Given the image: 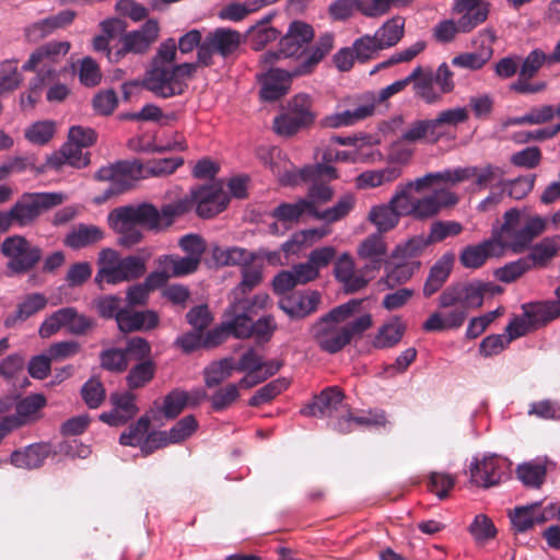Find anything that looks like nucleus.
Returning a JSON list of instances; mask_svg holds the SVG:
<instances>
[{
	"label": "nucleus",
	"mask_w": 560,
	"mask_h": 560,
	"mask_svg": "<svg viewBox=\"0 0 560 560\" xmlns=\"http://www.w3.org/2000/svg\"><path fill=\"white\" fill-rule=\"evenodd\" d=\"M486 287L480 282L459 283L444 290L440 298L441 307L457 306L467 313L471 308H479L483 303Z\"/></svg>",
	"instance_id": "obj_17"
},
{
	"label": "nucleus",
	"mask_w": 560,
	"mask_h": 560,
	"mask_svg": "<svg viewBox=\"0 0 560 560\" xmlns=\"http://www.w3.org/2000/svg\"><path fill=\"white\" fill-rule=\"evenodd\" d=\"M211 257L217 266H236L250 262L254 259L253 253L242 247L213 246Z\"/></svg>",
	"instance_id": "obj_47"
},
{
	"label": "nucleus",
	"mask_w": 560,
	"mask_h": 560,
	"mask_svg": "<svg viewBox=\"0 0 560 560\" xmlns=\"http://www.w3.org/2000/svg\"><path fill=\"white\" fill-rule=\"evenodd\" d=\"M256 156L281 180H283L284 176L290 173L291 164L282 151L277 147L260 145L256 150Z\"/></svg>",
	"instance_id": "obj_41"
},
{
	"label": "nucleus",
	"mask_w": 560,
	"mask_h": 560,
	"mask_svg": "<svg viewBox=\"0 0 560 560\" xmlns=\"http://www.w3.org/2000/svg\"><path fill=\"white\" fill-rule=\"evenodd\" d=\"M408 84L413 83L416 96L422 98L428 104L438 103L441 94L436 91L434 84V73L431 69L416 67L407 77Z\"/></svg>",
	"instance_id": "obj_34"
},
{
	"label": "nucleus",
	"mask_w": 560,
	"mask_h": 560,
	"mask_svg": "<svg viewBox=\"0 0 560 560\" xmlns=\"http://www.w3.org/2000/svg\"><path fill=\"white\" fill-rule=\"evenodd\" d=\"M298 70L299 65L290 70L270 68L265 73L260 74L258 79L261 83V98L265 101H275L287 94L290 90L292 79L302 75L295 74Z\"/></svg>",
	"instance_id": "obj_20"
},
{
	"label": "nucleus",
	"mask_w": 560,
	"mask_h": 560,
	"mask_svg": "<svg viewBox=\"0 0 560 560\" xmlns=\"http://www.w3.org/2000/svg\"><path fill=\"white\" fill-rule=\"evenodd\" d=\"M103 238V232L95 225H80L72 230L66 237L65 243L71 248L90 246Z\"/></svg>",
	"instance_id": "obj_55"
},
{
	"label": "nucleus",
	"mask_w": 560,
	"mask_h": 560,
	"mask_svg": "<svg viewBox=\"0 0 560 560\" xmlns=\"http://www.w3.org/2000/svg\"><path fill=\"white\" fill-rule=\"evenodd\" d=\"M69 42H48L36 48L22 66L24 71L36 72L39 81L45 83L54 82L58 77V68L61 60L67 56L70 50Z\"/></svg>",
	"instance_id": "obj_7"
},
{
	"label": "nucleus",
	"mask_w": 560,
	"mask_h": 560,
	"mask_svg": "<svg viewBox=\"0 0 560 560\" xmlns=\"http://www.w3.org/2000/svg\"><path fill=\"white\" fill-rule=\"evenodd\" d=\"M162 268L166 269L172 277H182L195 272L200 261L189 256L176 257L172 255L163 256L159 259Z\"/></svg>",
	"instance_id": "obj_56"
},
{
	"label": "nucleus",
	"mask_w": 560,
	"mask_h": 560,
	"mask_svg": "<svg viewBox=\"0 0 560 560\" xmlns=\"http://www.w3.org/2000/svg\"><path fill=\"white\" fill-rule=\"evenodd\" d=\"M401 140L413 143L427 141L435 143L439 141L438 131H435L431 119L416 120L410 124L401 133Z\"/></svg>",
	"instance_id": "obj_52"
},
{
	"label": "nucleus",
	"mask_w": 560,
	"mask_h": 560,
	"mask_svg": "<svg viewBox=\"0 0 560 560\" xmlns=\"http://www.w3.org/2000/svg\"><path fill=\"white\" fill-rule=\"evenodd\" d=\"M503 219V224L499 229H493L492 234H497L503 243L504 252L508 248L514 253L523 252L536 236L544 232L546 226L542 218L529 215L515 208L508 210Z\"/></svg>",
	"instance_id": "obj_5"
},
{
	"label": "nucleus",
	"mask_w": 560,
	"mask_h": 560,
	"mask_svg": "<svg viewBox=\"0 0 560 560\" xmlns=\"http://www.w3.org/2000/svg\"><path fill=\"white\" fill-rule=\"evenodd\" d=\"M549 66L547 52L536 48L533 49L522 61L520 66L518 77L534 78L541 67Z\"/></svg>",
	"instance_id": "obj_63"
},
{
	"label": "nucleus",
	"mask_w": 560,
	"mask_h": 560,
	"mask_svg": "<svg viewBox=\"0 0 560 560\" xmlns=\"http://www.w3.org/2000/svg\"><path fill=\"white\" fill-rule=\"evenodd\" d=\"M160 24L158 20H148L139 30L126 33L121 43L125 49H129L133 54H144L159 39Z\"/></svg>",
	"instance_id": "obj_27"
},
{
	"label": "nucleus",
	"mask_w": 560,
	"mask_h": 560,
	"mask_svg": "<svg viewBox=\"0 0 560 560\" xmlns=\"http://www.w3.org/2000/svg\"><path fill=\"white\" fill-rule=\"evenodd\" d=\"M47 303V298L42 293L27 294L18 304L16 311L5 318L4 325L9 328L14 327L18 323L24 322L44 310Z\"/></svg>",
	"instance_id": "obj_38"
},
{
	"label": "nucleus",
	"mask_w": 560,
	"mask_h": 560,
	"mask_svg": "<svg viewBox=\"0 0 560 560\" xmlns=\"http://www.w3.org/2000/svg\"><path fill=\"white\" fill-rule=\"evenodd\" d=\"M361 304L362 300H350L331 310L313 326V337L322 350L336 353L350 343L354 335L368 330L373 325L371 314H363L348 323Z\"/></svg>",
	"instance_id": "obj_3"
},
{
	"label": "nucleus",
	"mask_w": 560,
	"mask_h": 560,
	"mask_svg": "<svg viewBox=\"0 0 560 560\" xmlns=\"http://www.w3.org/2000/svg\"><path fill=\"white\" fill-rule=\"evenodd\" d=\"M401 176V168L397 166H387L380 170H370L362 172L355 178V186L359 189L377 188L389 185Z\"/></svg>",
	"instance_id": "obj_39"
},
{
	"label": "nucleus",
	"mask_w": 560,
	"mask_h": 560,
	"mask_svg": "<svg viewBox=\"0 0 560 560\" xmlns=\"http://www.w3.org/2000/svg\"><path fill=\"white\" fill-rule=\"evenodd\" d=\"M63 200L61 192L28 194L15 203L11 214L14 221L24 226L32 223L43 211L61 205Z\"/></svg>",
	"instance_id": "obj_14"
},
{
	"label": "nucleus",
	"mask_w": 560,
	"mask_h": 560,
	"mask_svg": "<svg viewBox=\"0 0 560 560\" xmlns=\"http://www.w3.org/2000/svg\"><path fill=\"white\" fill-rule=\"evenodd\" d=\"M184 164L183 158H165L151 160L145 163L138 162L139 174H135L136 182L149 176H166L173 174L179 166Z\"/></svg>",
	"instance_id": "obj_44"
},
{
	"label": "nucleus",
	"mask_w": 560,
	"mask_h": 560,
	"mask_svg": "<svg viewBox=\"0 0 560 560\" xmlns=\"http://www.w3.org/2000/svg\"><path fill=\"white\" fill-rule=\"evenodd\" d=\"M469 112L466 107H452L444 109L438 114L434 119H431L438 138L440 139L445 133V128L457 127L468 120Z\"/></svg>",
	"instance_id": "obj_54"
},
{
	"label": "nucleus",
	"mask_w": 560,
	"mask_h": 560,
	"mask_svg": "<svg viewBox=\"0 0 560 560\" xmlns=\"http://www.w3.org/2000/svg\"><path fill=\"white\" fill-rule=\"evenodd\" d=\"M405 329L406 326L400 318L394 317L377 329L372 345L377 349L392 348L401 340Z\"/></svg>",
	"instance_id": "obj_43"
},
{
	"label": "nucleus",
	"mask_w": 560,
	"mask_h": 560,
	"mask_svg": "<svg viewBox=\"0 0 560 560\" xmlns=\"http://www.w3.org/2000/svg\"><path fill=\"white\" fill-rule=\"evenodd\" d=\"M191 209L192 201L188 196L163 206L161 210L150 203L119 207L108 214V223L119 234V244L131 247L143 237L139 225L160 231L172 225L176 218Z\"/></svg>",
	"instance_id": "obj_1"
},
{
	"label": "nucleus",
	"mask_w": 560,
	"mask_h": 560,
	"mask_svg": "<svg viewBox=\"0 0 560 560\" xmlns=\"http://www.w3.org/2000/svg\"><path fill=\"white\" fill-rule=\"evenodd\" d=\"M201 218H211L222 212L228 206L229 198L222 187L211 184L192 189L188 196Z\"/></svg>",
	"instance_id": "obj_18"
},
{
	"label": "nucleus",
	"mask_w": 560,
	"mask_h": 560,
	"mask_svg": "<svg viewBox=\"0 0 560 560\" xmlns=\"http://www.w3.org/2000/svg\"><path fill=\"white\" fill-rule=\"evenodd\" d=\"M138 162H119L114 165L103 166L95 173V178L102 182H109V187L103 195L96 196L94 202L100 205L116 196L136 183L135 174H139Z\"/></svg>",
	"instance_id": "obj_11"
},
{
	"label": "nucleus",
	"mask_w": 560,
	"mask_h": 560,
	"mask_svg": "<svg viewBox=\"0 0 560 560\" xmlns=\"http://www.w3.org/2000/svg\"><path fill=\"white\" fill-rule=\"evenodd\" d=\"M319 272L306 260L296 264L289 270L280 271L272 280V287L276 293L283 294L291 291L296 285H303L316 280Z\"/></svg>",
	"instance_id": "obj_23"
},
{
	"label": "nucleus",
	"mask_w": 560,
	"mask_h": 560,
	"mask_svg": "<svg viewBox=\"0 0 560 560\" xmlns=\"http://www.w3.org/2000/svg\"><path fill=\"white\" fill-rule=\"evenodd\" d=\"M375 112V97L371 96L368 102L360 104L353 109L336 112L326 115L319 120V126L326 129H339L350 127L357 122L371 117Z\"/></svg>",
	"instance_id": "obj_24"
},
{
	"label": "nucleus",
	"mask_w": 560,
	"mask_h": 560,
	"mask_svg": "<svg viewBox=\"0 0 560 560\" xmlns=\"http://www.w3.org/2000/svg\"><path fill=\"white\" fill-rule=\"evenodd\" d=\"M223 327L229 335L236 338H247L254 332V324L247 315L246 300H234L224 313Z\"/></svg>",
	"instance_id": "obj_25"
},
{
	"label": "nucleus",
	"mask_w": 560,
	"mask_h": 560,
	"mask_svg": "<svg viewBox=\"0 0 560 560\" xmlns=\"http://www.w3.org/2000/svg\"><path fill=\"white\" fill-rule=\"evenodd\" d=\"M262 267L261 262H254V259L243 265L242 281L231 293L234 300H245L244 296L261 282Z\"/></svg>",
	"instance_id": "obj_48"
},
{
	"label": "nucleus",
	"mask_w": 560,
	"mask_h": 560,
	"mask_svg": "<svg viewBox=\"0 0 560 560\" xmlns=\"http://www.w3.org/2000/svg\"><path fill=\"white\" fill-rule=\"evenodd\" d=\"M511 463L498 455H485L475 458L469 466L470 482L477 487L490 488L499 485L508 471Z\"/></svg>",
	"instance_id": "obj_15"
},
{
	"label": "nucleus",
	"mask_w": 560,
	"mask_h": 560,
	"mask_svg": "<svg viewBox=\"0 0 560 560\" xmlns=\"http://www.w3.org/2000/svg\"><path fill=\"white\" fill-rule=\"evenodd\" d=\"M2 254L8 258L7 267L12 273L31 270L40 259L42 252L20 235L7 237L1 245Z\"/></svg>",
	"instance_id": "obj_13"
},
{
	"label": "nucleus",
	"mask_w": 560,
	"mask_h": 560,
	"mask_svg": "<svg viewBox=\"0 0 560 560\" xmlns=\"http://www.w3.org/2000/svg\"><path fill=\"white\" fill-rule=\"evenodd\" d=\"M343 393L338 387H328L324 389L314 401L302 409V413L312 417H332L334 412L339 410L342 405Z\"/></svg>",
	"instance_id": "obj_29"
},
{
	"label": "nucleus",
	"mask_w": 560,
	"mask_h": 560,
	"mask_svg": "<svg viewBox=\"0 0 560 560\" xmlns=\"http://www.w3.org/2000/svg\"><path fill=\"white\" fill-rule=\"evenodd\" d=\"M544 305L542 302L529 303L523 305V316L514 318L506 327L509 339L512 341L518 337L527 334L530 328L545 325L553 318H545L544 316L536 315L535 306Z\"/></svg>",
	"instance_id": "obj_35"
},
{
	"label": "nucleus",
	"mask_w": 560,
	"mask_h": 560,
	"mask_svg": "<svg viewBox=\"0 0 560 560\" xmlns=\"http://www.w3.org/2000/svg\"><path fill=\"white\" fill-rule=\"evenodd\" d=\"M95 282L101 289L104 283L117 284L140 278L145 272V260L139 256L121 257L113 249H103L98 259Z\"/></svg>",
	"instance_id": "obj_6"
},
{
	"label": "nucleus",
	"mask_w": 560,
	"mask_h": 560,
	"mask_svg": "<svg viewBox=\"0 0 560 560\" xmlns=\"http://www.w3.org/2000/svg\"><path fill=\"white\" fill-rule=\"evenodd\" d=\"M503 243L497 234L476 245L465 247L459 256L462 265L466 268L476 269L485 265L489 258H499L504 255Z\"/></svg>",
	"instance_id": "obj_22"
},
{
	"label": "nucleus",
	"mask_w": 560,
	"mask_h": 560,
	"mask_svg": "<svg viewBox=\"0 0 560 560\" xmlns=\"http://www.w3.org/2000/svg\"><path fill=\"white\" fill-rule=\"evenodd\" d=\"M477 39L480 42L479 49L475 52H464L454 57L452 59L453 66L476 71L492 58V45L497 39L495 32L492 28H485L478 33Z\"/></svg>",
	"instance_id": "obj_21"
},
{
	"label": "nucleus",
	"mask_w": 560,
	"mask_h": 560,
	"mask_svg": "<svg viewBox=\"0 0 560 560\" xmlns=\"http://www.w3.org/2000/svg\"><path fill=\"white\" fill-rule=\"evenodd\" d=\"M386 422V415L383 410L369 411L363 416L354 417L350 410L347 409L341 413L335 427L339 432L348 433L353 429V425L384 427Z\"/></svg>",
	"instance_id": "obj_37"
},
{
	"label": "nucleus",
	"mask_w": 560,
	"mask_h": 560,
	"mask_svg": "<svg viewBox=\"0 0 560 560\" xmlns=\"http://www.w3.org/2000/svg\"><path fill=\"white\" fill-rule=\"evenodd\" d=\"M518 479L527 487L538 488L545 480L547 468L546 460L536 458L534 460L523 463L517 467Z\"/></svg>",
	"instance_id": "obj_53"
},
{
	"label": "nucleus",
	"mask_w": 560,
	"mask_h": 560,
	"mask_svg": "<svg viewBox=\"0 0 560 560\" xmlns=\"http://www.w3.org/2000/svg\"><path fill=\"white\" fill-rule=\"evenodd\" d=\"M195 63H180L175 67L149 66L141 80L125 83L122 89L128 94L130 88H143L156 97L170 98L184 93L189 79L196 71Z\"/></svg>",
	"instance_id": "obj_4"
},
{
	"label": "nucleus",
	"mask_w": 560,
	"mask_h": 560,
	"mask_svg": "<svg viewBox=\"0 0 560 560\" xmlns=\"http://www.w3.org/2000/svg\"><path fill=\"white\" fill-rule=\"evenodd\" d=\"M334 47V35L331 33L323 34L316 46L312 48L308 56L299 63V70L295 74H307Z\"/></svg>",
	"instance_id": "obj_51"
},
{
	"label": "nucleus",
	"mask_w": 560,
	"mask_h": 560,
	"mask_svg": "<svg viewBox=\"0 0 560 560\" xmlns=\"http://www.w3.org/2000/svg\"><path fill=\"white\" fill-rule=\"evenodd\" d=\"M93 327V320L74 307H62L47 316L39 326L40 338H50L62 328L71 335H83Z\"/></svg>",
	"instance_id": "obj_12"
},
{
	"label": "nucleus",
	"mask_w": 560,
	"mask_h": 560,
	"mask_svg": "<svg viewBox=\"0 0 560 560\" xmlns=\"http://www.w3.org/2000/svg\"><path fill=\"white\" fill-rule=\"evenodd\" d=\"M401 218L390 199L386 203L372 206L366 215V220L376 229L378 234L396 229Z\"/></svg>",
	"instance_id": "obj_33"
},
{
	"label": "nucleus",
	"mask_w": 560,
	"mask_h": 560,
	"mask_svg": "<svg viewBox=\"0 0 560 560\" xmlns=\"http://www.w3.org/2000/svg\"><path fill=\"white\" fill-rule=\"evenodd\" d=\"M490 9L487 0H453L451 12L460 20L463 33H470L487 21Z\"/></svg>",
	"instance_id": "obj_19"
},
{
	"label": "nucleus",
	"mask_w": 560,
	"mask_h": 560,
	"mask_svg": "<svg viewBox=\"0 0 560 560\" xmlns=\"http://www.w3.org/2000/svg\"><path fill=\"white\" fill-rule=\"evenodd\" d=\"M357 255L366 261L365 270H371L376 275L387 256V245L382 234L372 233L362 240L358 245Z\"/></svg>",
	"instance_id": "obj_26"
},
{
	"label": "nucleus",
	"mask_w": 560,
	"mask_h": 560,
	"mask_svg": "<svg viewBox=\"0 0 560 560\" xmlns=\"http://www.w3.org/2000/svg\"><path fill=\"white\" fill-rule=\"evenodd\" d=\"M357 198L353 194H346L337 203L325 210H315V219L326 223H335L345 219L355 207Z\"/></svg>",
	"instance_id": "obj_49"
},
{
	"label": "nucleus",
	"mask_w": 560,
	"mask_h": 560,
	"mask_svg": "<svg viewBox=\"0 0 560 560\" xmlns=\"http://www.w3.org/2000/svg\"><path fill=\"white\" fill-rule=\"evenodd\" d=\"M23 81L18 60L8 59L0 63V95L16 90Z\"/></svg>",
	"instance_id": "obj_57"
},
{
	"label": "nucleus",
	"mask_w": 560,
	"mask_h": 560,
	"mask_svg": "<svg viewBox=\"0 0 560 560\" xmlns=\"http://www.w3.org/2000/svg\"><path fill=\"white\" fill-rule=\"evenodd\" d=\"M159 320V315L151 310L141 312L122 310L117 315V325L122 332L154 329Z\"/></svg>",
	"instance_id": "obj_32"
},
{
	"label": "nucleus",
	"mask_w": 560,
	"mask_h": 560,
	"mask_svg": "<svg viewBox=\"0 0 560 560\" xmlns=\"http://www.w3.org/2000/svg\"><path fill=\"white\" fill-rule=\"evenodd\" d=\"M315 218V210L311 201L303 198L294 202H283L272 210L271 215L283 223L298 222L303 215Z\"/></svg>",
	"instance_id": "obj_42"
},
{
	"label": "nucleus",
	"mask_w": 560,
	"mask_h": 560,
	"mask_svg": "<svg viewBox=\"0 0 560 560\" xmlns=\"http://www.w3.org/2000/svg\"><path fill=\"white\" fill-rule=\"evenodd\" d=\"M555 117L552 105H542L539 107L530 108L526 114L510 118L506 122L508 126L516 125H542L549 122Z\"/></svg>",
	"instance_id": "obj_58"
},
{
	"label": "nucleus",
	"mask_w": 560,
	"mask_h": 560,
	"mask_svg": "<svg viewBox=\"0 0 560 560\" xmlns=\"http://www.w3.org/2000/svg\"><path fill=\"white\" fill-rule=\"evenodd\" d=\"M75 18V13L71 10H63L56 15L48 16L40 21L34 22L24 28L27 40L37 42L50 35L58 28L66 27L71 24Z\"/></svg>",
	"instance_id": "obj_28"
},
{
	"label": "nucleus",
	"mask_w": 560,
	"mask_h": 560,
	"mask_svg": "<svg viewBox=\"0 0 560 560\" xmlns=\"http://www.w3.org/2000/svg\"><path fill=\"white\" fill-rule=\"evenodd\" d=\"M188 404V392L174 389L165 396L162 412L166 418L173 419L177 417Z\"/></svg>",
	"instance_id": "obj_64"
},
{
	"label": "nucleus",
	"mask_w": 560,
	"mask_h": 560,
	"mask_svg": "<svg viewBox=\"0 0 560 560\" xmlns=\"http://www.w3.org/2000/svg\"><path fill=\"white\" fill-rule=\"evenodd\" d=\"M405 34V18L395 15L388 19L374 33L383 49L397 45Z\"/></svg>",
	"instance_id": "obj_46"
},
{
	"label": "nucleus",
	"mask_w": 560,
	"mask_h": 560,
	"mask_svg": "<svg viewBox=\"0 0 560 560\" xmlns=\"http://www.w3.org/2000/svg\"><path fill=\"white\" fill-rule=\"evenodd\" d=\"M90 164V154L84 153L82 148L67 141L59 151L47 158L46 166L51 170H60L65 165L82 168Z\"/></svg>",
	"instance_id": "obj_31"
},
{
	"label": "nucleus",
	"mask_w": 560,
	"mask_h": 560,
	"mask_svg": "<svg viewBox=\"0 0 560 560\" xmlns=\"http://www.w3.org/2000/svg\"><path fill=\"white\" fill-rule=\"evenodd\" d=\"M314 37L313 27L303 21H293L287 34L280 39L278 51H266L260 56L261 65L267 68L284 59H299Z\"/></svg>",
	"instance_id": "obj_8"
},
{
	"label": "nucleus",
	"mask_w": 560,
	"mask_h": 560,
	"mask_svg": "<svg viewBox=\"0 0 560 560\" xmlns=\"http://www.w3.org/2000/svg\"><path fill=\"white\" fill-rule=\"evenodd\" d=\"M443 187L455 186L466 180H472L477 190L503 184L504 172L501 167L485 164L448 168L440 172Z\"/></svg>",
	"instance_id": "obj_9"
},
{
	"label": "nucleus",
	"mask_w": 560,
	"mask_h": 560,
	"mask_svg": "<svg viewBox=\"0 0 560 560\" xmlns=\"http://www.w3.org/2000/svg\"><path fill=\"white\" fill-rule=\"evenodd\" d=\"M242 43L243 36L238 31L226 27L215 28L203 37L197 51V61L201 66H211L214 55L229 58L238 50Z\"/></svg>",
	"instance_id": "obj_10"
},
{
	"label": "nucleus",
	"mask_w": 560,
	"mask_h": 560,
	"mask_svg": "<svg viewBox=\"0 0 560 560\" xmlns=\"http://www.w3.org/2000/svg\"><path fill=\"white\" fill-rule=\"evenodd\" d=\"M289 385L290 380L287 377L273 380L255 393V395L249 399V405L259 406L261 404H266L285 390Z\"/></svg>",
	"instance_id": "obj_61"
},
{
	"label": "nucleus",
	"mask_w": 560,
	"mask_h": 560,
	"mask_svg": "<svg viewBox=\"0 0 560 560\" xmlns=\"http://www.w3.org/2000/svg\"><path fill=\"white\" fill-rule=\"evenodd\" d=\"M312 97L306 93L296 94L288 104V110L296 116L300 121L310 126L315 120V114L312 112Z\"/></svg>",
	"instance_id": "obj_60"
},
{
	"label": "nucleus",
	"mask_w": 560,
	"mask_h": 560,
	"mask_svg": "<svg viewBox=\"0 0 560 560\" xmlns=\"http://www.w3.org/2000/svg\"><path fill=\"white\" fill-rule=\"evenodd\" d=\"M439 186H443L440 172L427 173L421 177L398 184L389 199L401 217L427 220L458 201L453 191Z\"/></svg>",
	"instance_id": "obj_2"
},
{
	"label": "nucleus",
	"mask_w": 560,
	"mask_h": 560,
	"mask_svg": "<svg viewBox=\"0 0 560 560\" xmlns=\"http://www.w3.org/2000/svg\"><path fill=\"white\" fill-rule=\"evenodd\" d=\"M334 276L346 293H355L368 287L375 273L365 270V264L358 268L349 253H342L334 264Z\"/></svg>",
	"instance_id": "obj_16"
},
{
	"label": "nucleus",
	"mask_w": 560,
	"mask_h": 560,
	"mask_svg": "<svg viewBox=\"0 0 560 560\" xmlns=\"http://www.w3.org/2000/svg\"><path fill=\"white\" fill-rule=\"evenodd\" d=\"M454 258L452 255L443 256L432 268L424 283L423 293L430 296L435 293L446 281L452 270Z\"/></svg>",
	"instance_id": "obj_50"
},
{
	"label": "nucleus",
	"mask_w": 560,
	"mask_h": 560,
	"mask_svg": "<svg viewBox=\"0 0 560 560\" xmlns=\"http://www.w3.org/2000/svg\"><path fill=\"white\" fill-rule=\"evenodd\" d=\"M370 9L373 10L372 0H334L327 11L334 21H347L357 12L366 18L376 19L375 15L370 13Z\"/></svg>",
	"instance_id": "obj_36"
},
{
	"label": "nucleus",
	"mask_w": 560,
	"mask_h": 560,
	"mask_svg": "<svg viewBox=\"0 0 560 560\" xmlns=\"http://www.w3.org/2000/svg\"><path fill=\"white\" fill-rule=\"evenodd\" d=\"M510 518L513 527L517 532H526L535 524H540L546 521L541 506L538 503L520 506L510 513Z\"/></svg>",
	"instance_id": "obj_45"
},
{
	"label": "nucleus",
	"mask_w": 560,
	"mask_h": 560,
	"mask_svg": "<svg viewBox=\"0 0 560 560\" xmlns=\"http://www.w3.org/2000/svg\"><path fill=\"white\" fill-rule=\"evenodd\" d=\"M49 452V446L46 444H32L22 451L13 452L10 460L16 468L34 469L44 464Z\"/></svg>",
	"instance_id": "obj_40"
},
{
	"label": "nucleus",
	"mask_w": 560,
	"mask_h": 560,
	"mask_svg": "<svg viewBox=\"0 0 560 560\" xmlns=\"http://www.w3.org/2000/svg\"><path fill=\"white\" fill-rule=\"evenodd\" d=\"M56 132V124L52 120H39L32 124L25 130V138L33 144L43 145L49 142Z\"/></svg>",
	"instance_id": "obj_62"
},
{
	"label": "nucleus",
	"mask_w": 560,
	"mask_h": 560,
	"mask_svg": "<svg viewBox=\"0 0 560 560\" xmlns=\"http://www.w3.org/2000/svg\"><path fill=\"white\" fill-rule=\"evenodd\" d=\"M320 302V295L311 291L295 293L280 300V308L291 318H302L315 312Z\"/></svg>",
	"instance_id": "obj_30"
},
{
	"label": "nucleus",
	"mask_w": 560,
	"mask_h": 560,
	"mask_svg": "<svg viewBox=\"0 0 560 560\" xmlns=\"http://www.w3.org/2000/svg\"><path fill=\"white\" fill-rule=\"evenodd\" d=\"M235 369L232 359H222L212 362L205 370V382L208 387H214L229 378Z\"/></svg>",
	"instance_id": "obj_59"
}]
</instances>
